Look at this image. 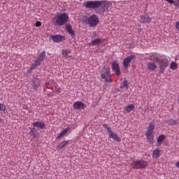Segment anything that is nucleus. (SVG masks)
<instances>
[{
    "label": "nucleus",
    "instance_id": "1",
    "mask_svg": "<svg viewBox=\"0 0 179 179\" xmlns=\"http://www.w3.org/2000/svg\"><path fill=\"white\" fill-rule=\"evenodd\" d=\"M83 22L86 24H89L90 27H96L99 24V20L97 15L93 14L90 16L85 15L83 17Z\"/></svg>",
    "mask_w": 179,
    "mask_h": 179
},
{
    "label": "nucleus",
    "instance_id": "2",
    "mask_svg": "<svg viewBox=\"0 0 179 179\" xmlns=\"http://www.w3.org/2000/svg\"><path fill=\"white\" fill-rule=\"evenodd\" d=\"M101 80H102V82H105L106 83H113V78L109 68L106 66L102 68L101 71Z\"/></svg>",
    "mask_w": 179,
    "mask_h": 179
},
{
    "label": "nucleus",
    "instance_id": "3",
    "mask_svg": "<svg viewBox=\"0 0 179 179\" xmlns=\"http://www.w3.org/2000/svg\"><path fill=\"white\" fill-rule=\"evenodd\" d=\"M130 166L135 170H143L144 169L149 167V164L148 163V161L138 159L132 161Z\"/></svg>",
    "mask_w": 179,
    "mask_h": 179
},
{
    "label": "nucleus",
    "instance_id": "4",
    "mask_svg": "<svg viewBox=\"0 0 179 179\" xmlns=\"http://www.w3.org/2000/svg\"><path fill=\"white\" fill-rule=\"evenodd\" d=\"M156 127V124H155V122H151L149 124L147 131L145 132V136L147 138V141H148L150 145H153V139H155V136L153 135V132H155V128Z\"/></svg>",
    "mask_w": 179,
    "mask_h": 179
},
{
    "label": "nucleus",
    "instance_id": "5",
    "mask_svg": "<svg viewBox=\"0 0 179 179\" xmlns=\"http://www.w3.org/2000/svg\"><path fill=\"white\" fill-rule=\"evenodd\" d=\"M54 20L58 26H64L66 23H68V21L69 20V17L66 13H62L57 15H56L54 17Z\"/></svg>",
    "mask_w": 179,
    "mask_h": 179
},
{
    "label": "nucleus",
    "instance_id": "6",
    "mask_svg": "<svg viewBox=\"0 0 179 179\" xmlns=\"http://www.w3.org/2000/svg\"><path fill=\"white\" fill-rule=\"evenodd\" d=\"M99 5V1H86L83 3V6L86 9H97Z\"/></svg>",
    "mask_w": 179,
    "mask_h": 179
},
{
    "label": "nucleus",
    "instance_id": "7",
    "mask_svg": "<svg viewBox=\"0 0 179 179\" xmlns=\"http://www.w3.org/2000/svg\"><path fill=\"white\" fill-rule=\"evenodd\" d=\"M103 128H105L107 129L108 134H109V138L111 139H113L114 141H116V142H121V138L117 135V134L113 132V130L111 129V127H108V124H103Z\"/></svg>",
    "mask_w": 179,
    "mask_h": 179
},
{
    "label": "nucleus",
    "instance_id": "8",
    "mask_svg": "<svg viewBox=\"0 0 179 179\" xmlns=\"http://www.w3.org/2000/svg\"><path fill=\"white\" fill-rule=\"evenodd\" d=\"M44 58H45V51H43L38 55V57L37 59L34 61V64L32 65L35 67L37 68V66H40L41 65V62L44 61Z\"/></svg>",
    "mask_w": 179,
    "mask_h": 179
},
{
    "label": "nucleus",
    "instance_id": "9",
    "mask_svg": "<svg viewBox=\"0 0 179 179\" xmlns=\"http://www.w3.org/2000/svg\"><path fill=\"white\" fill-rule=\"evenodd\" d=\"M112 71L117 76H121V70L120 69V64L118 61L114 60L111 64Z\"/></svg>",
    "mask_w": 179,
    "mask_h": 179
},
{
    "label": "nucleus",
    "instance_id": "10",
    "mask_svg": "<svg viewBox=\"0 0 179 179\" xmlns=\"http://www.w3.org/2000/svg\"><path fill=\"white\" fill-rule=\"evenodd\" d=\"M133 59H135V55H131L124 58L123 60V62H122L123 67L125 69H128V68H129V64H131V62H132Z\"/></svg>",
    "mask_w": 179,
    "mask_h": 179
},
{
    "label": "nucleus",
    "instance_id": "11",
    "mask_svg": "<svg viewBox=\"0 0 179 179\" xmlns=\"http://www.w3.org/2000/svg\"><path fill=\"white\" fill-rule=\"evenodd\" d=\"M31 86L34 92H37L38 90V87L41 86V83L40 82V79L34 78L31 80Z\"/></svg>",
    "mask_w": 179,
    "mask_h": 179
},
{
    "label": "nucleus",
    "instance_id": "12",
    "mask_svg": "<svg viewBox=\"0 0 179 179\" xmlns=\"http://www.w3.org/2000/svg\"><path fill=\"white\" fill-rule=\"evenodd\" d=\"M159 68L161 69V73H163V72H164V71L166 70V68H167V66H169V60L166 59H160L159 62Z\"/></svg>",
    "mask_w": 179,
    "mask_h": 179
},
{
    "label": "nucleus",
    "instance_id": "13",
    "mask_svg": "<svg viewBox=\"0 0 179 179\" xmlns=\"http://www.w3.org/2000/svg\"><path fill=\"white\" fill-rule=\"evenodd\" d=\"M139 22L140 23L143 24L150 23V22H152V17H150L148 14H144L141 15Z\"/></svg>",
    "mask_w": 179,
    "mask_h": 179
},
{
    "label": "nucleus",
    "instance_id": "14",
    "mask_svg": "<svg viewBox=\"0 0 179 179\" xmlns=\"http://www.w3.org/2000/svg\"><path fill=\"white\" fill-rule=\"evenodd\" d=\"M73 107L74 110H83V108H86V104H84L83 102L78 101L73 103Z\"/></svg>",
    "mask_w": 179,
    "mask_h": 179
},
{
    "label": "nucleus",
    "instance_id": "15",
    "mask_svg": "<svg viewBox=\"0 0 179 179\" xmlns=\"http://www.w3.org/2000/svg\"><path fill=\"white\" fill-rule=\"evenodd\" d=\"M99 8H100L101 6V10H103V12H106V10H108V8L110 7L108 2H107L106 1H99Z\"/></svg>",
    "mask_w": 179,
    "mask_h": 179
},
{
    "label": "nucleus",
    "instance_id": "16",
    "mask_svg": "<svg viewBox=\"0 0 179 179\" xmlns=\"http://www.w3.org/2000/svg\"><path fill=\"white\" fill-rule=\"evenodd\" d=\"M50 38L54 41V43H61V41H64L65 40V37L61 35H52L50 36Z\"/></svg>",
    "mask_w": 179,
    "mask_h": 179
},
{
    "label": "nucleus",
    "instance_id": "17",
    "mask_svg": "<svg viewBox=\"0 0 179 179\" xmlns=\"http://www.w3.org/2000/svg\"><path fill=\"white\" fill-rule=\"evenodd\" d=\"M70 143H71L70 140L64 141L62 143H59V145H57V150H61V149H64V148H65V146H66L67 145H69Z\"/></svg>",
    "mask_w": 179,
    "mask_h": 179
},
{
    "label": "nucleus",
    "instance_id": "18",
    "mask_svg": "<svg viewBox=\"0 0 179 179\" xmlns=\"http://www.w3.org/2000/svg\"><path fill=\"white\" fill-rule=\"evenodd\" d=\"M32 125L36 128H39V129H44L45 128V124L43 122H35Z\"/></svg>",
    "mask_w": 179,
    "mask_h": 179
},
{
    "label": "nucleus",
    "instance_id": "19",
    "mask_svg": "<svg viewBox=\"0 0 179 179\" xmlns=\"http://www.w3.org/2000/svg\"><path fill=\"white\" fill-rule=\"evenodd\" d=\"M71 129V127H68L67 128L64 129L61 133H59L57 136L56 137V139H61V138L65 136L66 134H68V131Z\"/></svg>",
    "mask_w": 179,
    "mask_h": 179
},
{
    "label": "nucleus",
    "instance_id": "20",
    "mask_svg": "<svg viewBox=\"0 0 179 179\" xmlns=\"http://www.w3.org/2000/svg\"><path fill=\"white\" fill-rule=\"evenodd\" d=\"M147 68L148 71H150V72H153V71H155V69L157 68V66L154 62H148L147 64Z\"/></svg>",
    "mask_w": 179,
    "mask_h": 179
},
{
    "label": "nucleus",
    "instance_id": "21",
    "mask_svg": "<svg viewBox=\"0 0 179 179\" xmlns=\"http://www.w3.org/2000/svg\"><path fill=\"white\" fill-rule=\"evenodd\" d=\"M164 141H166V136L164 134L158 136L157 139V146H160Z\"/></svg>",
    "mask_w": 179,
    "mask_h": 179
},
{
    "label": "nucleus",
    "instance_id": "22",
    "mask_svg": "<svg viewBox=\"0 0 179 179\" xmlns=\"http://www.w3.org/2000/svg\"><path fill=\"white\" fill-rule=\"evenodd\" d=\"M162 155V150L159 148L154 150L152 152V157L153 159H159Z\"/></svg>",
    "mask_w": 179,
    "mask_h": 179
},
{
    "label": "nucleus",
    "instance_id": "23",
    "mask_svg": "<svg viewBox=\"0 0 179 179\" xmlns=\"http://www.w3.org/2000/svg\"><path fill=\"white\" fill-rule=\"evenodd\" d=\"M133 110H135V104H129L124 108V114L129 113Z\"/></svg>",
    "mask_w": 179,
    "mask_h": 179
},
{
    "label": "nucleus",
    "instance_id": "24",
    "mask_svg": "<svg viewBox=\"0 0 179 179\" xmlns=\"http://www.w3.org/2000/svg\"><path fill=\"white\" fill-rule=\"evenodd\" d=\"M66 31H68L69 34H71L72 37H75V31H73V29H72V26H71V24H66Z\"/></svg>",
    "mask_w": 179,
    "mask_h": 179
},
{
    "label": "nucleus",
    "instance_id": "25",
    "mask_svg": "<svg viewBox=\"0 0 179 179\" xmlns=\"http://www.w3.org/2000/svg\"><path fill=\"white\" fill-rule=\"evenodd\" d=\"M150 59L154 62H159L160 61V57H159L157 53H152L150 57Z\"/></svg>",
    "mask_w": 179,
    "mask_h": 179
},
{
    "label": "nucleus",
    "instance_id": "26",
    "mask_svg": "<svg viewBox=\"0 0 179 179\" xmlns=\"http://www.w3.org/2000/svg\"><path fill=\"white\" fill-rule=\"evenodd\" d=\"M71 50L64 49L62 51V55H63V57H65V58H71L72 56H69V54H71Z\"/></svg>",
    "mask_w": 179,
    "mask_h": 179
},
{
    "label": "nucleus",
    "instance_id": "27",
    "mask_svg": "<svg viewBox=\"0 0 179 179\" xmlns=\"http://www.w3.org/2000/svg\"><path fill=\"white\" fill-rule=\"evenodd\" d=\"M102 43H103V41H101V39L96 38L92 41L91 45H100V44H101Z\"/></svg>",
    "mask_w": 179,
    "mask_h": 179
},
{
    "label": "nucleus",
    "instance_id": "28",
    "mask_svg": "<svg viewBox=\"0 0 179 179\" xmlns=\"http://www.w3.org/2000/svg\"><path fill=\"white\" fill-rule=\"evenodd\" d=\"M0 114H6V106L3 103H0Z\"/></svg>",
    "mask_w": 179,
    "mask_h": 179
},
{
    "label": "nucleus",
    "instance_id": "29",
    "mask_svg": "<svg viewBox=\"0 0 179 179\" xmlns=\"http://www.w3.org/2000/svg\"><path fill=\"white\" fill-rule=\"evenodd\" d=\"M125 88V89H129V83L128 82V80H124L122 83V85L120 86V89L122 88Z\"/></svg>",
    "mask_w": 179,
    "mask_h": 179
},
{
    "label": "nucleus",
    "instance_id": "30",
    "mask_svg": "<svg viewBox=\"0 0 179 179\" xmlns=\"http://www.w3.org/2000/svg\"><path fill=\"white\" fill-rule=\"evenodd\" d=\"M29 134L31 135V136H33V138H38V132L34 131V129H33L30 130Z\"/></svg>",
    "mask_w": 179,
    "mask_h": 179
},
{
    "label": "nucleus",
    "instance_id": "31",
    "mask_svg": "<svg viewBox=\"0 0 179 179\" xmlns=\"http://www.w3.org/2000/svg\"><path fill=\"white\" fill-rule=\"evenodd\" d=\"M171 69H173V71H176L177 69V63L175 62H172L170 65Z\"/></svg>",
    "mask_w": 179,
    "mask_h": 179
},
{
    "label": "nucleus",
    "instance_id": "32",
    "mask_svg": "<svg viewBox=\"0 0 179 179\" xmlns=\"http://www.w3.org/2000/svg\"><path fill=\"white\" fill-rule=\"evenodd\" d=\"M167 124H169V125H176V124H177V121L173 119H170L167 120Z\"/></svg>",
    "mask_w": 179,
    "mask_h": 179
},
{
    "label": "nucleus",
    "instance_id": "33",
    "mask_svg": "<svg viewBox=\"0 0 179 179\" xmlns=\"http://www.w3.org/2000/svg\"><path fill=\"white\" fill-rule=\"evenodd\" d=\"M34 69H36V68L34 67V66L33 64H31L29 69L27 70V73H31V72H33V71H34Z\"/></svg>",
    "mask_w": 179,
    "mask_h": 179
},
{
    "label": "nucleus",
    "instance_id": "34",
    "mask_svg": "<svg viewBox=\"0 0 179 179\" xmlns=\"http://www.w3.org/2000/svg\"><path fill=\"white\" fill-rule=\"evenodd\" d=\"M55 92L57 94H59V93H61V92H62V89L61 87H55Z\"/></svg>",
    "mask_w": 179,
    "mask_h": 179
},
{
    "label": "nucleus",
    "instance_id": "35",
    "mask_svg": "<svg viewBox=\"0 0 179 179\" xmlns=\"http://www.w3.org/2000/svg\"><path fill=\"white\" fill-rule=\"evenodd\" d=\"M35 26L36 27H40V26H41V22H40V21L36 22L35 24Z\"/></svg>",
    "mask_w": 179,
    "mask_h": 179
},
{
    "label": "nucleus",
    "instance_id": "36",
    "mask_svg": "<svg viewBox=\"0 0 179 179\" xmlns=\"http://www.w3.org/2000/svg\"><path fill=\"white\" fill-rule=\"evenodd\" d=\"M166 2H168V3H171V5H173V3H174V0H164Z\"/></svg>",
    "mask_w": 179,
    "mask_h": 179
},
{
    "label": "nucleus",
    "instance_id": "37",
    "mask_svg": "<svg viewBox=\"0 0 179 179\" xmlns=\"http://www.w3.org/2000/svg\"><path fill=\"white\" fill-rule=\"evenodd\" d=\"M176 29L179 31V22H176Z\"/></svg>",
    "mask_w": 179,
    "mask_h": 179
},
{
    "label": "nucleus",
    "instance_id": "38",
    "mask_svg": "<svg viewBox=\"0 0 179 179\" xmlns=\"http://www.w3.org/2000/svg\"><path fill=\"white\" fill-rule=\"evenodd\" d=\"M176 166L179 168V162L176 163Z\"/></svg>",
    "mask_w": 179,
    "mask_h": 179
},
{
    "label": "nucleus",
    "instance_id": "39",
    "mask_svg": "<svg viewBox=\"0 0 179 179\" xmlns=\"http://www.w3.org/2000/svg\"><path fill=\"white\" fill-rule=\"evenodd\" d=\"M48 85H50V83H45V86H48Z\"/></svg>",
    "mask_w": 179,
    "mask_h": 179
},
{
    "label": "nucleus",
    "instance_id": "40",
    "mask_svg": "<svg viewBox=\"0 0 179 179\" xmlns=\"http://www.w3.org/2000/svg\"><path fill=\"white\" fill-rule=\"evenodd\" d=\"M2 121H3V120L0 118V122H2Z\"/></svg>",
    "mask_w": 179,
    "mask_h": 179
},
{
    "label": "nucleus",
    "instance_id": "41",
    "mask_svg": "<svg viewBox=\"0 0 179 179\" xmlns=\"http://www.w3.org/2000/svg\"><path fill=\"white\" fill-rule=\"evenodd\" d=\"M79 1H83V0H79Z\"/></svg>",
    "mask_w": 179,
    "mask_h": 179
}]
</instances>
